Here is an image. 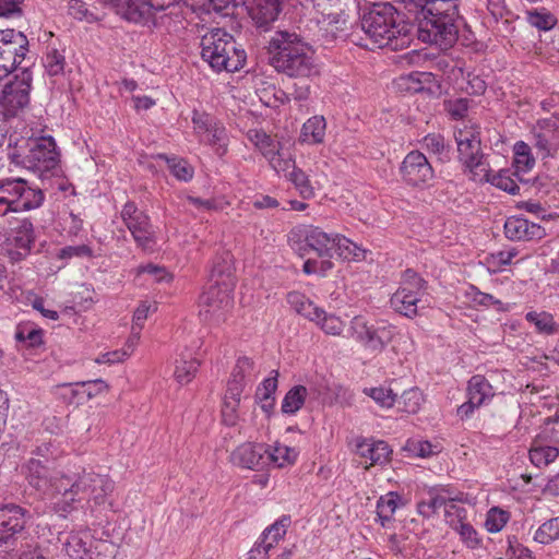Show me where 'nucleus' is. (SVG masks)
Returning <instances> with one entry per match:
<instances>
[{
    "label": "nucleus",
    "mask_w": 559,
    "mask_h": 559,
    "mask_svg": "<svg viewBox=\"0 0 559 559\" xmlns=\"http://www.w3.org/2000/svg\"><path fill=\"white\" fill-rule=\"evenodd\" d=\"M26 479L33 488L51 500L52 509L60 516H68L91 501L94 506L106 502L114 489V481L106 475L82 469L48 476V468L38 459H29L24 466Z\"/></svg>",
    "instance_id": "nucleus-1"
},
{
    "label": "nucleus",
    "mask_w": 559,
    "mask_h": 559,
    "mask_svg": "<svg viewBox=\"0 0 559 559\" xmlns=\"http://www.w3.org/2000/svg\"><path fill=\"white\" fill-rule=\"evenodd\" d=\"M417 24L418 38L442 50L459 37V0H408L405 5Z\"/></svg>",
    "instance_id": "nucleus-2"
},
{
    "label": "nucleus",
    "mask_w": 559,
    "mask_h": 559,
    "mask_svg": "<svg viewBox=\"0 0 559 559\" xmlns=\"http://www.w3.org/2000/svg\"><path fill=\"white\" fill-rule=\"evenodd\" d=\"M269 51L274 69L289 78L312 79L320 73L311 47L296 33L276 32Z\"/></svg>",
    "instance_id": "nucleus-3"
},
{
    "label": "nucleus",
    "mask_w": 559,
    "mask_h": 559,
    "mask_svg": "<svg viewBox=\"0 0 559 559\" xmlns=\"http://www.w3.org/2000/svg\"><path fill=\"white\" fill-rule=\"evenodd\" d=\"M360 27L379 48L397 50L411 44L413 25L403 21L396 9L389 2L374 3L360 20Z\"/></svg>",
    "instance_id": "nucleus-4"
},
{
    "label": "nucleus",
    "mask_w": 559,
    "mask_h": 559,
    "mask_svg": "<svg viewBox=\"0 0 559 559\" xmlns=\"http://www.w3.org/2000/svg\"><path fill=\"white\" fill-rule=\"evenodd\" d=\"M201 56L210 66L221 72H235L242 68L246 53L238 49L234 37L221 28L212 29L201 39Z\"/></svg>",
    "instance_id": "nucleus-5"
},
{
    "label": "nucleus",
    "mask_w": 559,
    "mask_h": 559,
    "mask_svg": "<svg viewBox=\"0 0 559 559\" xmlns=\"http://www.w3.org/2000/svg\"><path fill=\"white\" fill-rule=\"evenodd\" d=\"M56 148V142L51 136L31 139L27 141V152L22 156L21 164L44 178L59 167V153Z\"/></svg>",
    "instance_id": "nucleus-6"
},
{
    "label": "nucleus",
    "mask_w": 559,
    "mask_h": 559,
    "mask_svg": "<svg viewBox=\"0 0 559 559\" xmlns=\"http://www.w3.org/2000/svg\"><path fill=\"white\" fill-rule=\"evenodd\" d=\"M426 281L414 270L404 271L399 289L391 297L392 308L408 318L418 313V304L426 294Z\"/></svg>",
    "instance_id": "nucleus-7"
},
{
    "label": "nucleus",
    "mask_w": 559,
    "mask_h": 559,
    "mask_svg": "<svg viewBox=\"0 0 559 559\" xmlns=\"http://www.w3.org/2000/svg\"><path fill=\"white\" fill-rule=\"evenodd\" d=\"M349 331L366 349L382 352L393 340L395 326L385 322L369 324L361 316H356L350 321Z\"/></svg>",
    "instance_id": "nucleus-8"
},
{
    "label": "nucleus",
    "mask_w": 559,
    "mask_h": 559,
    "mask_svg": "<svg viewBox=\"0 0 559 559\" xmlns=\"http://www.w3.org/2000/svg\"><path fill=\"white\" fill-rule=\"evenodd\" d=\"M233 289L229 283H226V287L210 285L199 299L200 317L216 324L225 321L226 314L233 308Z\"/></svg>",
    "instance_id": "nucleus-9"
},
{
    "label": "nucleus",
    "mask_w": 559,
    "mask_h": 559,
    "mask_svg": "<svg viewBox=\"0 0 559 559\" xmlns=\"http://www.w3.org/2000/svg\"><path fill=\"white\" fill-rule=\"evenodd\" d=\"M28 40L22 32L0 31V80L8 76L24 59Z\"/></svg>",
    "instance_id": "nucleus-10"
},
{
    "label": "nucleus",
    "mask_w": 559,
    "mask_h": 559,
    "mask_svg": "<svg viewBox=\"0 0 559 559\" xmlns=\"http://www.w3.org/2000/svg\"><path fill=\"white\" fill-rule=\"evenodd\" d=\"M31 83V74L23 72L3 86L0 95V112L4 117H15L21 109L28 105Z\"/></svg>",
    "instance_id": "nucleus-11"
},
{
    "label": "nucleus",
    "mask_w": 559,
    "mask_h": 559,
    "mask_svg": "<svg viewBox=\"0 0 559 559\" xmlns=\"http://www.w3.org/2000/svg\"><path fill=\"white\" fill-rule=\"evenodd\" d=\"M121 218L136 245L143 250H152L156 239L148 216L133 202H128L121 211Z\"/></svg>",
    "instance_id": "nucleus-12"
},
{
    "label": "nucleus",
    "mask_w": 559,
    "mask_h": 559,
    "mask_svg": "<svg viewBox=\"0 0 559 559\" xmlns=\"http://www.w3.org/2000/svg\"><path fill=\"white\" fill-rule=\"evenodd\" d=\"M31 519L29 511L21 506L9 503L0 507V547L12 545Z\"/></svg>",
    "instance_id": "nucleus-13"
},
{
    "label": "nucleus",
    "mask_w": 559,
    "mask_h": 559,
    "mask_svg": "<svg viewBox=\"0 0 559 559\" xmlns=\"http://www.w3.org/2000/svg\"><path fill=\"white\" fill-rule=\"evenodd\" d=\"M400 174L403 181L414 188L427 187L435 176L432 166L419 151H412L404 157Z\"/></svg>",
    "instance_id": "nucleus-14"
},
{
    "label": "nucleus",
    "mask_w": 559,
    "mask_h": 559,
    "mask_svg": "<svg viewBox=\"0 0 559 559\" xmlns=\"http://www.w3.org/2000/svg\"><path fill=\"white\" fill-rule=\"evenodd\" d=\"M467 401L459 406L456 413L461 419L469 418L476 408L486 404L495 396L489 381L481 374L473 376L467 382Z\"/></svg>",
    "instance_id": "nucleus-15"
},
{
    "label": "nucleus",
    "mask_w": 559,
    "mask_h": 559,
    "mask_svg": "<svg viewBox=\"0 0 559 559\" xmlns=\"http://www.w3.org/2000/svg\"><path fill=\"white\" fill-rule=\"evenodd\" d=\"M258 374L259 370L253 359L247 356H240L233 368L226 390H229V394H242L247 384L252 382Z\"/></svg>",
    "instance_id": "nucleus-16"
},
{
    "label": "nucleus",
    "mask_w": 559,
    "mask_h": 559,
    "mask_svg": "<svg viewBox=\"0 0 559 559\" xmlns=\"http://www.w3.org/2000/svg\"><path fill=\"white\" fill-rule=\"evenodd\" d=\"M266 453L267 448L263 444L243 443L231 453L230 460L234 465L258 469L266 465Z\"/></svg>",
    "instance_id": "nucleus-17"
},
{
    "label": "nucleus",
    "mask_w": 559,
    "mask_h": 559,
    "mask_svg": "<svg viewBox=\"0 0 559 559\" xmlns=\"http://www.w3.org/2000/svg\"><path fill=\"white\" fill-rule=\"evenodd\" d=\"M356 453L366 460L369 461V466L373 465H382L385 464L389 459L392 450L388 445L386 442L382 440H373L366 438H357L355 440Z\"/></svg>",
    "instance_id": "nucleus-18"
},
{
    "label": "nucleus",
    "mask_w": 559,
    "mask_h": 559,
    "mask_svg": "<svg viewBox=\"0 0 559 559\" xmlns=\"http://www.w3.org/2000/svg\"><path fill=\"white\" fill-rule=\"evenodd\" d=\"M306 245L321 258H331L337 234H328L317 226H306L302 231Z\"/></svg>",
    "instance_id": "nucleus-19"
},
{
    "label": "nucleus",
    "mask_w": 559,
    "mask_h": 559,
    "mask_svg": "<svg viewBox=\"0 0 559 559\" xmlns=\"http://www.w3.org/2000/svg\"><path fill=\"white\" fill-rule=\"evenodd\" d=\"M460 160L466 165L484 156L479 132L474 129L459 130L455 134Z\"/></svg>",
    "instance_id": "nucleus-20"
},
{
    "label": "nucleus",
    "mask_w": 559,
    "mask_h": 559,
    "mask_svg": "<svg viewBox=\"0 0 559 559\" xmlns=\"http://www.w3.org/2000/svg\"><path fill=\"white\" fill-rule=\"evenodd\" d=\"M504 234L511 240H530L540 239L545 235V230L539 225L524 218L510 217L504 223Z\"/></svg>",
    "instance_id": "nucleus-21"
},
{
    "label": "nucleus",
    "mask_w": 559,
    "mask_h": 559,
    "mask_svg": "<svg viewBox=\"0 0 559 559\" xmlns=\"http://www.w3.org/2000/svg\"><path fill=\"white\" fill-rule=\"evenodd\" d=\"M283 0H252L250 16L258 27H266L277 20Z\"/></svg>",
    "instance_id": "nucleus-22"
},
{
    "label": "nucleus",
    "mask_w": 559,
    "mask_h": 559,
    "mask_svg": "<svg viewBox=\"0 0 559 559\" xmlns=\"http://www.w3.org/2000/svg\"><path fill=\"white\" fill-rule=\"evenodd\" d=\"M210 282L211 285H219L226 287V283L230 284V288H234V263L233 255L228 251L215 257L210 270Z\"/></svg>",
    "instance_id": "nucleus-23"
},
{
    "label": "nucleus",
    "mask_w": 559,
    "mask_h": 559,
    "mask_svg": "<svg viewBox=\"0 0 559 559\" xmlns=\"http://www.w3.org/2000/svg\"><path fill=\"white\" fill-rule=\"evenodd\" d=\"M120 15L130 22L156 25V13L147 0H130Z\"/></svg>",
    "instance_id": "nucleus-24"
},
{
    "label": "nucleus",
    "mask_w": 559,
    "mask_h": 559,
    "mask_svg": "<svg viewBox=\"0 0 559 559\" xmlns=\"http://www.w3.org/2000/svg\"><path fill=\"white\" fill-rule=\"evenodd\" d=\"M25 185L23 178H7L0 180V205H4L3 214L14 212L19 206V199Z\"/></svg>",
    "instance_id": "nucleus-25"
},
{
    "label": "nucleus",
    "mask_w": 559,
    "mask_h": 559,
    "mask_svg": "<svg viewBox=\"0 0 559 559\" xmlns=\"http://www.w3.org/2000/svg\"><path fill=\"white\" fill-rule=\"evenodd\" d=\"M91 545L92 536L88 531L71 532L63 543V550L72 559H84Z\"/></svg>",
    "instance_id": "nucleus-26"
},
{
    "label": "nucleus",
    "mask_w": 559,
    "mask_h": 559,
    "mask_svg": "<svg viewBox=\"0 0 559 559\" xmlns=\"http://www.w3.org/2000/svg\"><path fill=\"white\" fill-rule=\"evenodd\" d=\"M464 510H445L447 516L451 518L452 515H456V520L450 519L448 522L450 525L460 534L462 540L469 548H476L479 545V538L477 537V532L474 527L463 521L462 513Z\"/></svg>",
    "instance_id": "nucleus-27"
},
{
    "label": "nucleus",
    "mask_w": 559,
    "mask_h": 559,
    "mask_svg": "<svg viewBox=\"0 0 559 559\" xmlns=\"http://www.w3.org/2000/svg\"><path fill=\"white\" fill-rule=\"evenodd\" d=\"M11 245L19 249H31L34 240L33 223L28 218L15 219V225L12 227Z\"/></svg>",
    "instance_id": "nucleus-28"
},
{
    "label": "nucleus",
    "mask_w": 559,
    "mask_h": 559,
    "mask_svg": "<svg viewBox=\"0 0 559 559\" xmlns=\"http://www.w3.org/2000/svg\"><path fill=\"white\" fill-rule=\"evenodd\" d=\"M325 119L323 116H313L302 126L301 139L311 144L322 143L325 136Z\"/></svg>",
    "instance_id": "nucleus-29"
},
{
    "label": "nucleus",
    "mask_w": 559,
    "mask_h": 559,
    "mask_svg": "<svg viewBox=\"0 0 559 559\" xmlns=\"http://www.w3.org/2000/svg\"><path fill=\"white\" fill-rule=\"evenodd\" d=\"M247 136L266 159H269L273 154L278 153L280 142L274 140L263 130H249Z\"/></svg>",
    "instance_id": "nucleus-30"
},
{
    "label": "nucleus",
    "mask_w": 559,
    "mask_h": 559,
    "mask_svg": "<svg viewBox=\"0 0 559 559\" xmlns=\"http://www.w3.org/2000/svg\"><path fill=\"white\" fill-rule=\"evenodd\" d=\"M272 373L274 376L266 378L261 385L258 386L255 392V399L258 403H260L261 408L265 413H270L274 406V397L273 394L277 389V377L278 371L273 370Z\"/></svg>",
    "instance_id": "nucleus-31"
},
{
    "label": "nucleus",
    "mask_w": 559,
    "mask_h": 559,
    "mask_svg": "<svg viewBox=\"0 0 559 559\" xmlns=\"http://www.w3.org/2000/svg\"><path fill=\"white\" fill-rule=\"evenodd\" d=\"M534 165L535 158L531 154V147L523 141L516 142L514 145L513 166L515 171L513 175H515L520 181H524V179L520 177V174L527 173Z\"/></svg>",
    "instance_id": "nucleus-32"
},
{
    "label": "nucleus",
    "mask_w": 559,
    "mask_h": 559,
    "mask_svg": "<svg viewBox=\"0 0 559 559\" xmlns=\"http://www.w3.org/2000/svg\"><path fill=\"white\" fill-rule=\"evenodd\" d=\"M535 148L542 158L554 156L559 150V134L555 130L536 133Z\"/></svg>",
    "instance_id": "nucleus-33"
},
{
    "label": "nucleus",
    "mask_w": 559,
    "mask_h": 559,
    "mask_svg": "<svg viewBox=\"0 0 559 559\" xmlns=\"http://www.w3.org/2000/svg\"><path fill=\"white\" fill-rule=\"evenodd\" d=\"M21 191L23 192L19 199V206H16L14 212L35 210L43 204L45 195L41 189L31 187L25 180Z\"/></svg>",
    "instance_id": "nucleus-34"
},
{
    "label": "nucleus",
    "mask_w": 559,
    "mask_h": 559,
    "mask_svg": "<svg viewBox=\"0 0 559 559\" xmlns=\"http://www.w3.org/2000/svg\"><path fill=\"white\" fill-rule=\"evenodd\" d=\"M241 395L240 393L229 394V390L225 391L222 405V418L225 425L233 427L238 423Z\"/></svg>",
    "instance_id": "nucleus-35"
},
{
    "label": "nucleus",
    "mask_w": 559,
    "mask_h": 559,
    "mask_svg": "<svg viewBox=\"0 0 559 559\" xmlns=\"http://www.w3.org/2000/svg\"><path fill=\"white\" fill-rule=\"evenodd\" d=\"M192 123L195 135L202 142V138L210 135L214 128H217L222 122L205 111L194 109L192 111Z\"/></svg>",
    "instance_id": "nucleus-36"
},
{
    "label": "nucleus",
    "mask_w": 559,
    "mask_h": 559,
    "mask_svg": "<svg viewBox=\"0 0 559 559\" xmlns=\"http://www.w3.org/2000/svg\"><path fill=\"white\" fill-rule=\"evenodd\" d=\"M334 250L344 260L361 261L366 259L367 250L337 234Z\"/></svg>",
    "instance_id": "nucleus-37"
},
{
    "label": "nucleus",
    "mask_w": 559,
    "mask_h": 559,
    "mask_svg": "<svg viewBox=\"0 0 559 559\" xmlns=\"http://www.w3.org/2000/svg\"><path fill=\"white\" fill-rule=\"evenodd\" d=\"M400 501V495L393 491L380 497L377 502V515L382 526L392 520Z\"/></svg>",
    "instance_id": "nucleus-38"
},
{
    "label": "nucleus",
    "mask_w": 559,
    "mask_h": 559,
    "mask_svg": "<svg viewBox=\"0 0 559 559\" xmlns=\"http://www.w3.org/2000/svg\"><path fill=\"white\" fill-rule=\"evenodd\" d=\"M287 301L292 306V308L300 316L309 319H317L319 312V307H317L312 301H310L305 295L292 292L287 295Z\"/></svg>",
    "instance_id": "nucleus-39"
},
{
    "label": "nucleus",
    "mask_w": 559,
    "mask_h": 559,
    "mask_svg": "<svg viewBox=\"0 0 559 559\" xmlns=\"http://www.w3.org/2000/svg\"><path fill=\"white\" fill-rule=\"evenodd\" d=\"M319 312L318 318L311 321L316 322L325 334L340 336L345 328L344 321L335 314L326 313L321 308H319ZM314 317H317V314Z\"/></svg>",
    "instance_id": "nucleus-40"
},
{
    "label": "nucleus",
    "mask_w": 559,
    "mask_h": 559,
    "mask_svg": "<svg viewBox=\"0 0 559 559\" xmlns=\"http://www.w3.org/2000/svg\"><path fill=\"white\" fill-rule=\"evenodd\" d=\"M297 453L295 450L282 445V444H275L271 450L267 449V453L265 454L266 457V465L273 464L276 467H284L286 465L293 464L296 460Z\"/></svg>",
    "instance_id": "nucleus-41"
},
{
    "label": "nucleus",
    "mask_w": 559,
    "mask_h": 559,
    "mask_svg": "<svg viewBox=\"0 0 559 559\" xmlns=\"http://www.w3.org/2000/svg\"><path fill=\"white\" fill-rule=\"evenodd\" d=\"M307 396V389L304 385H295L285 395L282 403V412L285 414H295L299 411Z\"/></svg>",
    "instance_id": "nucleus-42"
},
{
    "label": "nucleus",
    "mask_w": 559,
    "mask_h": 559,
    "mask_svg": "<svg viewBox=\"0 0 559 559\" xmlns=\"http://www.w3.org/2000/svg\"><path fill=\"white\" fill-rule=\"evenodd\" d=\"M154 158L165 160L170 173L179 180L188 181L193 176V168L190 167L188 163L181 158L168 157L164 154H158L154 156Z\"/></svg>",
    "instance_id": "nucleus-43"
},
{
    "label": "nucleus",
    "mask_w": 559,
    "mask_h": 559,
    "mask_svg": "<svg viewBox=\"0 0 559 559\" xmlns=\"http://www.w3.org/2000/svg\"><path fill=\"white\" fill-rule=\"evenodd\" d=\"M525 319L534 324L537 332L550 335L556 331V322L552 314L542 311H530L525 314Z\"/></svg>",
    "instance_id": "nucleus-44"
},
{
    "label": "nucleus",
    "mask_w": 559,
    "mask_h": 559,
    "mask_svg": "<svg viewBox=\"0 0 559 559\" xmlns=\"http://www.w3.org/2000/svg\"><path fill=\"white\" fill-rule=\"evenodd\" d=\"M228 142V134L223 123L214 128L210 135L202 138V143L214 147L218 156H224L227 153Z\"/></svg>",
    "instance_id": "nucleus-45"
},
{
    "label": "nucleus",
    "mask_w": 559,
    "mask_h": 559,
    "mask_svg": "<svg viewBox=\"0 0 559 559\" xmlns=\"http://www.w3.org/2000/svg\"><path fill=\"white\" fill-rule=\"evenodd\" d=\"M364 393L370 396L379 406L391 408L394 406L397 394L386 386L365 388Z\"/></svg>",
    "instance_id": "nucleus-46"
},
{
    "label": "nucleus",
    "mask_w": 559,
    "mask_h": 559,
    "mask_svg": "<svg viewBox=\"0 0 559 559\" xmlns=\"http://www.w3.org/2000/svg\"><path fill=\"white\" fill-rule=\"evenodd\" d=\"M289 524L290 518L288 515H283L280 520L263 531L262 544L272 543L274 545L278 543L285 536Z\"/></svg>",
    "instance_id": "nucleus-47"
},
{
    "label": "nucleus",
    "mask_w": 559,
    "mask_h": 559,
    "mask_svg": "<svg viewBox=\"0 0 559 559\" xmlns=\"http://www.w3.org/2000/svg\"><path fill=\"white\" fill-rule=\"evenodd\" d=\"M559 455V450L555 447H533L530 450V460L537 466H547L552 463Z\"/></svg>",
    "instance_id": "nucleus-48"
},
{
    "label": "nucleus",
    "mask_w": 559,
    "mask_h": 559,
    "mask_svg": "<svg viewBox=\"0 0 559 559\" xmlns=\"http://www.w3.org/2000/svg\"><path fill=\"white\" fill-rule=\"evenodd\" d=\"M559 538V516L543 523L534 535V539L540 544H549Z\"/></svg>",
    "instance_id": "nucleus-49"
},
{
    "label": "nucleus",
    "mask_w": 559,
    "mask_h": 559,
    "mask_svg": "<svg viewBox=\"0 0 559 559\" xmlns=\"http://www.w3.org/2000/svg\"><path fill=\"white\" fill-rule=\"evenodd\" d=\"M200 362L197 359H180L177 361L175 378L181 384L189 383L195 376Z\"/></svg>",
    "instance_id": "nucleus-50"
},
{
    "label": "nucleus",
    "mask_w": 559,
    "mask_h": 559,
    "mask_svg": "<svg viewBox=\"0 0 559 559\" xmlns=\"http://www.w3.org/2000/svg\"><path fill=\"white\" fill-rule=\"evenodd\" d=\"M15 340L28 347H36L43 343V331L28 324L20 325L15 332Z\"/></svg>",
    "instance_id": "nucleus-51"
},
{
    "label": "nucleus",
    "mask_w": 559,
    "mask_h": 559,
    "mask_svg": "<svg viewBox=\"0 0 559 559\" xmlns=\"http://www.w3.org/2000/svg\"><path fill=\"white\" fill-rule=\"evenodd\" d=\"M465 166L468 168L474 181L490 182V178L492 177L491 169L485 156H480Z\"/></svg>",
    "instance_id": "nucleus-52"
},
{
    "label": "nucleus",
    "mask_w": 559,
    "mask_h": 559,
    "mask_svg": "<svg viewBox=\"0 0 559 559\" xmlns=\"http://www.w3.org/2000/svg\"><path fill=\"white\" fill-rule=\"evenodd\" d=\"M424 402L423 393L419 389L413 388L406 390L401 395L400 404H402V411L408 414H415L419 411Z\"/></svg>",
    "instance_id": "nucleus-53"
},
{
    "label": "nucleus",
    "mask_w": 559,
    "mask_h": 559,
    "mask_svg": "<svg viewBox=\"0 0 559 559\" xmlns=\"http://www.w3.org/2000/svg\"><path fill=\"white\" fill-rule=\"evenodd\" d=\"M287 178L295 185L304 199L313 197L314 192L308 176L301 169L293 167V170L288 173Z\"/></svg>",
    "instance_id": "nucleus-54"
},
{
    "label": "nucleus",
    "mask_w": 559,
    "mask_h": 559,
    "mask_svg": "<svg viewBox=\"0 0 559 559\" xmlns=\"http://www.w3.org/2000/svg\"><path fill=\"white\" fill-rule=\"evenodd\" d=\"M153 309L156 311L157 307L155 304L142 301L133 313L132 335L140 340V333L143 329L144 321L147 319L148 312Z\"/></svg>",
    "instance_id": "nucleus-55"
},
{
    "label": "nucleus",
    "mask_w": 559,
    "mask_h": 559,
    "mask_svg": "<svg viewBox=\"0 0 559 559\" xmlns=\"http://www.w3.org/2000/svg\"><path fill=\"white\" fill-rule=\"evenodd\" d=\"M267 160L276 173H284L285 177H287L288 173L295 167L292 155L288 152L282 151L281 147L278 148V153L273 154Z\"/></svg>",
    "instance_id": "nucleus-56"
},
{
    "label": "nucleus",
    "mask_w": 559,
    "mask_h": 559,
    "mask_svg": "<svg viewBox=\"0 0 559 559\" xmlns=\"http://www.w3.org/2000/svg\"><path fill=\"white\" fill-rule=\"evenodd\" d=\"M490 183L513 195L518 194L520 190L515 180L510 176L509 170H500L492 175Z\"/></svg>",
    "instance_id": "nucleus-57"
},
{
    "label": "nucleus",
    "mask_w": 559,
    "mask_h": 559,
    "mask_svg": "<svg viewBox=\"0 0 559 559\" xmlns=\"http://www.w3.org/2000/svg\"><path fill=\"white\" fill-rule=\"evenodd\" d=\"M509 520V514L506 511H502L498 508H492L489 510L485 526L490 533L500 532Z\"/></svg>",
    "instance_id": "nucleus-58"
},
{
    "label": "nucleus",
    "mask_w": 559,
    "mask_h": 559,
    "mask_svg": "<svg viewBox=\"0 0 559 559\" xmlns=\"http://www.w3.org/2000/svg\"><path fill=\"white\" fill-rule=\"evenodd\" d=\"M527 22L542 31H548L556 25V19L549 12L530 11L527 12Z\"/></svg>",
    "instance_id": "nucleus-59"
},
{
    "label": "nucleus",
    "mask_w": 559,
    "mask_h": 559,
    "mask_svg": "<svg viewBox=\"0 0 559 559\" xmlns=\"http://www.w3.org/2000/svg\"><path fill=\"white\" fill-rule=\"evenodd\" d=\"M69 14L76 20L86 21L90 23L97 20V16L91 12L86 4L81 0H70Z\"/></svg>",
    "instance_id": "nucleus-60"
},
{
    "label": "nucleus",
    "mask_w": 559,
    "mask_h": 559,
    "mask_svg": "<svg viewBox=\"0 0 559 559\" xmlns=\"http://www.w3.org/2000/svg\"><path fill=\"white\" fill-rule=\"evenodd\" d=\"M45 68L49 75H58L63 72L64 57L57 50L47 53L45 58Z\"/></svg>",
    "instance_id": "nucleus-61"
},
{
    "label": "nucleus",
    "mask_w": 559,
    "mask_h": 559,
    "mask_svg": "<svg viewBox=\"0 0 559 559\" xmlns=\"http://www.w3.org/2000/svg\"><path fill=\"white\" fill-rule=\"evenodd\" d=\"M143 273L152 275L156 282H170L173 278V276L167 272L165 267L152 263L146 265H140L136 269L138 275H141Z\"/></svg>",
    "instance_id": "nucleus-62"
},
{
    "label": "nucleus",
    "mask_w": 559,
    "mask_h": 559,
    "mask_svg": "<svg viewBox=\"0 0 559 559\" xmlns=\"http://www.w3.org/2000/svg\"><path fill=\"white\" fill-rule=\"evenodd\" d=\"M76 384L86 388L85 393L88 399H93L96 395L105 393L109 390V385L103 379L83 381Z\"/></svg>",
    "instance_id": "nucleus-63"
},
{
    "label": "nucleus",
    "mask_w": 559,
    "mask_h": 559,
    "mask_svg": "<svg viewBox=\"0 0 559 559\" xmlns=\"http://www.w3.org/2000/svg\"><path fill=\"white\" fill-rule=\"evenodd\" d=\"M23 0H0V16L15 17L22 15Z\"/></svg>",
    "instance_id": "nucleus-64"
}]
</instances>
